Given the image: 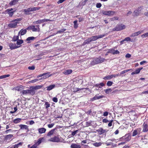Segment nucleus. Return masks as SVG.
<instances>
[{"label":"nucleus","instance_id":"49","mask_svg":"<svg viewBox=\"0 0 148 148\" xmlns=\"http://www.w3.org/2000/svg\"><path fill=\"white\" fill-rule=\"evenodd\" d=\"M35 92L34 90H29V93L32 95H33L35 94Z\"/></svg>","mask_w":148,"mask_h":148},{"label":"nucleus","instance_id":"47","mask_svg":"<svg viewBox=\"0 0 148 148\" xmlns=\"http://www.w3.org/2000/svg\"><path fill=\"white\" fill-rule=\"evenodd\" d=\"M66 30L65 29H62L57 32V33H61L63 32Z\"/></svg>","mask_w":148,"mask_h":148},{"label":"nucleus","instance_id":"57","mask_svg":"<svg viewBox=\"0 0 148 148\" xmlns=\"http://www.w3.org/2000/svg\"><path fill=\"white\" fill-rule=\"evenodd\" d=\"M113 121V120H111L109 121V122L108 124V125L109 127H110L112 125V123Z\"/></svg>","mask_w":148,"mask_h":148},{"label":"nucleus","instance_id":"63","mask_svg":"<svg viewBox=\"0 0 148 148\" xmlns=\"http://www.w3.org/2000/svg\"><path fill=\"white\" fill-rule=\"evenodd\" d=\"M29 148H38V147L35 145L34 144Z\"/></svg>","mask_w":148,"mask_h":148},{"label":"nucleus","instance_id":"55","mask_svg":"<svg viewBox=\"0 0 148 148\" xmlns=\"http://www.w3.org/2000/svg\"><path fill=\"white\" fill-rule=\"evenodd\" d=\"M101 6V5L100 3H98L96 4V7L97 8H100Z\"/></svg>","mask_w":148,"mask_h":148},{"label":"nucleus","instance_id":"19","mask_svg":"<svg viewBox=\"0 0 148 148\" xmlns=\"http://www.w3.org/2000/svg\"><path fill=\"white\" fill-rule=\"evenodd\" d=\"M131 136L129 135H127H127H125V136L123 137V138L127 142L129 141L131 139Z\"/></svg>","mask_w":148,"mask_h":148},{"label":"nucleus","instance_id":"61","mask_svg":"<svg viewBox=\"0 0 148 148\" xmlns=\"http://www.w3.org/2000/svg\"><path fill=\"white\" fill-rule=\"evenodd\" d=\"M103 122L104 123H107L109 122V121L107 119H103Z\"/></svg>","mask_w":148,"mask_h":148},{"label":"nucleus","instance_id":"59","mask_svg":"<svg viewBox=\"0 0 148 148\" xmlns=\"http://www.w3.org/2000/svg\"><path fill=\"white\" fill-rule=\"evenodd\" d=\"M28 69L31 70H34L35 69L34 66H29Z\"/></svg>","mask_w":148,"mask_h":148},{"label":"nucleus","instance_id":"13","mask_svg":"<svg viewBox=\"0 0 148 148\" xmlns=\"http://www.w3.org/2000/svg\"><path fill=\"white\" fill-rule=\"evenodd\" d=\"M46 130V129L43 127L39 128L38 129V131L39 133L40 134L45 133V132Z\"/></svg>","mask_w":148,"mask_h":148},{"label":"nucleus","instance_id":"45","mask_svg":"<svg viewBox=\"0 0 148 148\" xmlns=\"http://www.w3.org/2000/svg\"><path fill=\"white\" fill-rule=\"evenodd\" d=\"M49 72H47V73H43L42 74H40V75H38V76H37V77L38 78L40 77H42V76L47 74H49Z\"/></svg>","mask_w":148,"mask_h":148},{"label":"nucleus","instance_id":"10","mask_svg":"<svg viewBox=\"0 0 148 148\" xmlns=\"http://www.w3.org/2000/svg\"><path fill=\"white\" fill-rule=\"evenodd\" d=\"M13 10V9L12 8L7 9L6 10V12L10 16H12L13 14L14 13V11H12Z\"/></svg>","mask_w":148,"mask_h":148},{"label":"nucleus","instance_id":"36","mask_svg":"<svg viewBox=\"0 0 148 148\" xmlns=\"http://www.w3.org/2000/svg\"><path fill=\"white\" fill-rule=\"evenodd\" d=\"M13 136L12 134H9L7 135L5 137V139L7 140L10 139Z\"/></svg>","mask_w":148,"mask_h":148},{"label":"nucleus","instance_id":"64","mask_svg":"<svg viewBox=\"0 0 148 148\" xmlns=\"http://www.w3.org/2000/svg\"><path fill=\"white\" fill-rule=\"evenodd\" d=\"M108 112H105L103 113V115L105 116H108Z\"/></svg>","mask_w":148,"mask_h":148},{"label":"nucleus","instance_id":"25","mask_svg":"<svg viewBox=\"0 0 148 148\" xmlns=\"http://www.w3.org/2000/svg\"><path fill=\"white\" fill-rule=\"evenodd\" d=\"M104 97V96L103 95L99 96H97V95H96L95 97H93V99L94 100H96L97 99H100L103 98Z\"/></svg>","mask_w":148,"mask_h":148},{"label":"nucleus","instance_id":"11","mask_svg":"<svg viewBox=\"0 0 148 148\" xmlns=\"http://www.w3.org/2000/svg\"><path fill=\"white\" fill-rule=\"evenodd\" d=\"M44 140V137L40 138L35 143V145L37 147Z\"/></svg>","mask_w":148,"mask_h":148},{"label":"nucleus","instance_id":"53","mask_svg":"<svg viewBox=\"0 0 148 148\" xmlns=\"http://www.w3.org/2000/svg\"><path fill=\"white\" fill-rule=\"evenodd\" d=\"M54 124L53 123L48 124V127L49 128H51L54 126Z\"/></svg>","mask_w":148,"mask_h":148},{"label":"nucleus","instance_id":"17","mask_svg":"<svg viewBox=\"0 0 148 148\" xmlns=\"http://www.w3.org/2000/svg\"><path fill=\"white\" fill-rule=\"evenodd\" d=\"M56 86L55 84H52L51 85L49 86H47L46 87V88H47V90L48 91H50L53 89Z\"/></svg>","mask_w":148,"mask_h":148},{"label":"nucleus","instance_id":"3","mask_svg":"<svg viewBox=\"0 0 148 148\" xmlns=\"http://www.w3.org/2000/svg\"><path fill=\"white\" fill-rule=\"evenodd\" d=\"M41 8L40 7L30 8L27 9H24V12L25 14L28 15L29 14L28 12H33L38 10H40Z\"/></svg>","mask_w":148,"mask_h":148},{"label":"nucleus","instance_id":"37","mask_svg":"<svg viewBox=\"0 0 148 148\" xmlns=\"http://www.w3.org/2000/svg\"><path fill=\"white\" fill-rule=\"evenodd\" d=\"M93 145L95 147H98L101 145V143H93Z\"/></svg>","mask_w":148,"mask_h":148},{"label":"nucleus","instance_id":"21","mask_svg":"<svg viewBox=\"0 0 148 148\" xmlns=\"http://www.w3.org/2000/svg\"><path fill=\"white\" fill-rule=\"evenodd\" d=\"M19 0H13L10 2L9 4L11 5H14L16 4Z\"/></svg>","mask_w":148,"mask_h":148},{"label":"nucleus","instance_id":"6","mask_svg":"<svg viewBox=\"0 0 148 148\" xmlns=\"http://www.w3.org/2000/svg\"><path fill=\"white\" fill-rule=\"evenodd\" d=\"M60 139L58 136H55L48 140V141L54 142H59L60 141Z\"/></svg>","mask_w":148,"mask_h":148},{"label":"nucleus","instance_id":"56","mask_svg":"<svg viewBox=\"0 0 148 148\" xmlns=\"http://www.w3.org/2000/svg\"><path fill=\"white\" fill-rule=\"evenodd\" d=\"M52 100L54 102H58V99L56 97H54L53 98Z\"/></svg>","mask_w":148,"mask_h":148},{"label":"nucleus","instance_id":"15","mask_svg":"<svg viewBox=\"0 0 148 148\" xmlns=\"http://www.w3.org/2000/svg\"><path fill=\"white\" fill-rule=\"evenodd\" d=\"M19 126L20 127V129L21 130L25 129L28 130V126L24 125H20Z\"/></svg>","mask_w":148,"mask_h":148},{"label":"nucleus","instance_id":"5","mask_svg":"<svg viewBox=\"0 0 148 148\" xmlns=\"http://www.w3.org/2000/svg\"><path fill=\"white\" fill-rule=\"evenodd\" d=\"M105 35L102 34L98 36H94L90 38L91 41H95L98 39L101 38L105 36Z\"/></svg>","mask_w":148,"mask_h":148},{"label":"nucleus","instance_id":"28","mask_svg":"<svg viewBox=\"0 0 148 148\" xmlns=\"http://www.w3.org/2000/svg\"><path fill=\"white\" fill-rule=\"evenodd\" d=\"M48 74H47L43 76H44L43 77H42L41 79H39V80L45 79L47 78H48L51 75V74L49 75Z\"/></svg>","mask_w":148,"mask_h":148},{"label":"nucleus","instance_id":"2","mask_svg":"<svg viewBox=\"0 0 148 148\" xmlns=\"http://www.w3.org/2000/svg\"><path fill=\"white\" fill-rule=\"evenodd\" d=\"M106 60V59L104 58L99 57L98 58L94 60L91 62V64L92 65L102 63Z\"/></svg>","mask_w":148,"mask_h":148},{"label":"nucleus","instance_id":"16","mask_svg":"<svg viewBox=\"0 0 148 148\" xmlns=\"http://www.w3.org/2000/svg\"><path fill=\"white\" fill-rule=\"evenodd\" d=\"M143 132H146L148 131V128H147L148 125L144 123L143 125Z\"/></svg>","mask_w":148,"mask_h":148},{"label":"nucleus","instance_id":"32","mask_svg":"<svg viewBox=\"0 0 148 148\" xmlns=\"http://www.w3.org/2000/svg\"><path fill=\"white\" fill-rule=\"evenodd\" d=\"M131 70V69H127V70H124V71H122L120 73V76H121V75L122 74H123L129 71L130 70Z\"/></svg>","mask_w":148,"mask_h":148},{"label":"nucleus","instance_id":"58","mask_svg":"<svg viewBox=\"0 0 148 148\" xmlns=\"http://www.w3.org/2000/svg\"><path fill=\"white\" fill-rule=\"evenodd\" d=\"M77 131L78 130H76L75 131L73 132L72 133V135L73 136L75 135L77 133Z\"/></svg>","mask_w":148,"mask_h":148},{"label":"nucleus","instance_id":"50","mask_svg":"<svg viewBox=\"0 0 148 148\" xmlns=\"http://www.w3.org/2000/svg\"><path fill=\"white\" fill-rule=\"evenodd\" d=\"M35 24L41 23H42V20H38L35 22Z\"/></svg>","mask_w":148,"mask_h":148},{"label":"nucleus","instance_id":"40","mask_svg":"<svg viewBox=\"0 0 148 148\" xmlns=\"http://www.w3.org/2000/svg\"><path fill=\"white\" fill-rule=\"evenodd\" d=\"M18 35L17 36H14L13 38V40L14 41H17L18 40Z\"/></svg>","mask_w":148,"mask_h":148},{"label":"nucleus","instance_id":"1","mask_svg":"<svg viewBox=\"0 0 148 148\" xmlns=\"http://www.w3.org/2000/svg\"><path fill=\"white\" fill-rule=\"evenodd\" d=\"M21 19L20 18H18L11 21L8 24V26L11 28H15L16 27L17 24L19 23V22L21 21Z\"/></svg>","mask_w":148,"mask_h":148},{"label":"nucleus","instance_id":"46","mask_svg":"<svg viewBox=\"0 0 148 148\" xmlns=\"http://www.w3.org/2000/svg\"><path fill=\"white\" fill-rule=\"evenodd\" d=\"M112 84H113V82L110 81H108L107 82L106 84H107V85L108 86H110L112 85Z\"/></svg>","mask_w":148,"mask_h":148},{"label":"nucleus","instance_id":"39","mask_svg":"<svg viewBox=\"0 0 148 148\" xmlns=\"http://www.w3.org/2000/svg\"><path fill=\"white\" fill-rule=\"evenodd\" d=\"M77 23V20L73 22L74 23V27L75 28H77L78 27Z\"/></svg>","mask_w":148,"mask_h":148},{"label":"nucleus","instance_id":"27","mask_svg":"<svg viewBox=\"0 0 148 148\" xmlns=\"http://www.w3.org/2000/svg\"><path fill=\"white\" fill-rule=\"evenodd\" d=\"M72 71L71 70H67L64 71V73L66 75H68L70 74Z\"/></svg>","mask_w":148,"mask_h":148},{"label":"nucleus","instance_id":"20","mask_svg":"<svg viewBox=\"0 0 148 148\" xmlns=\"http://www.w3.org/2000/svg\"><path fill=\"white\" fill-rule=\"evenodd\" d=\"M27 32V30L26 29H22L20 30V31L19 32L18 34L19 35L20 34H21V35H23L25 34Z\"/></svg>","mask_w":148,"mask_h":148},{"label":"nucleus","instance_id":"23","mask_svg":"<svg viewBox=\"0 0 148 148\" xmlns=\"http://www.w3.org/2000/svg\"><path fill=\"white\" fill-rule=\"evenodd\" d=\"M113 77V75H109L105 77L103 79H110Z\"/></svg>","mask_w":148,"mask_h":148},{"label":"nucleus","instance_id":"62","mask_svg":"<svg viewBox=\"0 0 148 148\" xmlns=\"http://www.w3.org/2000/svg\"><path fill=\"white\" fill-rule=\"evenodd\" d=\"M131 55L129 53L125 55V57L126 58H130L131 57Z\"/></svg>","mask_w":148,"mask_h":148},{"label":"nucleus","instance_id":"30","mask_svg":"<svg viewBox=\"0 0 148 148\" xmlns=\"http://www.w3.org/2000/svg\"><path fill=\"white\" fill-rule=\"evenodd\" d=\"M21 120V119L20 118H17L16 119H15L14 120V122L15 123H17L19 122H20Z\"/></svg>","mask_w":148,"mask_h":148},{"label":"nucleus","instance_id":"14","mask_svg":"<svg viewBox=\"0 0 148 148\" xmlns=\"http://www.w3.org/2000/svg\"><path fill=\"white\" fill-rule=\"evenodd\" d=\"M97 131L100 135L106 132V130L102 128H100Z\"/></svg>","mask_w":148,"mask_h":148},{"label":"nucleus","instance_id":"51","mask_svg":"<svg viewBox=\"0 0 148 148\" xmlns=\"http://www.w3.org/2000/svg\"><path fill=\"white\" fill-rule=\"evenodd\" d=\"M137 131L136 130H135L133 132L132 136H133L136 135L137 134Z\"/></svg>","mask_w":148,"mask_h":148},{"label":"nucleus","instance_id":"34","mask_svg":"<svg viewBox=\"0 0 148 148\" xmlns=\"http://www.w3.org/2000/svg\"><path fill=\"white\" fill-rule=\"evenodd\" d=\"M140 71H139L138 69H137L135 71L132 72V73L131 74L132 75L135 74H138L139 73H140Z\"/></svg>","mask_w":148,"mask_h":148},{"label":"nucleus","instance_id":"42","mask_svg":"<svg viewBox=\"0 0 148 148\" xmlns=\"http://www.w3.org/2000/svg\"><path fill=\"white\" fill-rule=\"evenodd\" d=\"M41 87L42 86H37L34 87L33 88V89L34 90H37L40 89Z\"/></svg>","mask_w":148,"mask_h":148},{"label":"nucleus","instance_id":"33","mask_svg":"<svg viewBox=\"0 0 148 148\" xmlns=\"http://www.w3.org/2000/svg\"><path fill=\"white\" fill-rule=\"evenodd\" d=\"M91 42H92L90 38L85 40L84 42L83 43V44H88Z\"/></svg>","mask_w":148,"mask_h":148},{"label":"nucleus","instance_id":"29","mask_svg":"<svg viewBox=\"0 0 148 148\" xmlns=\"http://www.w3.org/2000/svg\"><path fill=\"white\" fill-rule=\"evenodd\" d=\"M111 53L114 54H119V51L117 50H112Z\"/></svg>","mask_w":148,"mask_h":148},{"label":"nucleus","instance_id":"52","mask_svg":"<svg viewBox=\"0 0 148 148\" xmlns=\"http://www.w3.org/2000/svg\"><path fill=\"white\" fill-rule=\"evenodd\" d=\"M131 39L129 37H126L124 39L125 41H130Z\"/></svg>","mask_w":148,"mask_h":148},{"label":"nucleus","instance_id":"54","mask_svg":"<svg viewBox=\"0 0 148 148\" xmlns=\"http://www.w3.org/2000/svg\"><path fill=\"white\" fill-rule=\"evenodd\" d=\"M34 25H32L29 27H28L27 29H32L33 30V28H34Z\"/></svg>","mask_w":148,"mask_h":148},{"label":"nucleus","instance_id":"44","mask_svg":"<svg viewBox=\"0 0 148 148\" xmlns=\"http://www.w3.org/2000/svg\"><path fill=\"white\" fill-rule=\"evenodd\" d=\"M39 80H40L39 79H35L29 82V83H34L38 81Z\"/></svg>","mask_w":148,"mask_h":148},{"label":"nucleus","instance_id":"60","mask_svg":"<svg viewBox=\"0 0 148 148\" xmlns=\"http://www.w3.org/2000/svg\"><path fill=\"white\" fill-rule=\"evenodd\" d=\"M65 1V0H59L58 1L57 3L58 4H60L63 3Z\"/></svg>","mask_w":148,"mask_h":148},{"label":"nucleus","instance_id":"8","mask_svg":"<svg viewBox=\"0 0 148 148\" xmlns=\"http://www.w3.org/2000/svg\"><path fill=\"white\" fill-rule=\"evenodd\" d=\"M9 47L11 49H16L20 47V46H17L15 44H13L12 43H10L9 44Z\"/></svg>","mask_w":148,"mask_h":148},{"label":"nucleus","instance_id":"48","mask_svg":"<svg viewBox=\"0 0 148 148\" xmlns=\"http://www.w3.org/2000/svg\"><path fill=\"white\" fill-rule=\"evenodd\" d=\"M45 106L46 108H47L50 107V104L47 102H45Z\"/></svg>","mask_w":148,"mask_h":148},{"label":"nucleus","instance_id":"7","mask_svg":"<svg viewBox=\"0 0 148 148\" xmlns=\"http://www.w3.org/2000/svg\"><path fill=\"white\" fill-rule=\"evenodd\" d=\"M102 13L103 14L110 16L113 15L115 13V12L111 11H103Z\"/></svg>","mask_w":148,"mask_h":148},{"label":"nucleus","instance_id":"22","mask_svg":"<svg viewBox=\"0 0 148 148\" xmlns=\"http://www.w3.org/2000/svg\"><path fill=\"white\" fill-rule=\"evenodd\" d=\"M36 27H37V28H35V27L34 26V28H33L32 31L33 32H39L40 31V29L39 27V25H36Z\"/></svg>","mask_w":148,"mask_h":148},{"label":"nucleus","instance_id":"41","mask_svg":"<svg viewBox=\"0 0 148 148\" xmlns=\"http://www.w3.org/2000/svg\"><path fill=\"white\" fill-rule=\"evenodd\" d=\"M22 93L23 94V95L29 94V90H23L22 91Z\"/></svg>","mask_w":148,"mask_h":148},{"label":"nucleus","instance_id":"35","mask_svg":"<svg viewBox=\"0 0 148 148\" xmlns=\"http://www.w3.org/2000/svg\"><path fill=\"white\" fill-rule=\"evenodd\" d=\"M141 37L142 38H144L148 37V32L147 33H145V34H142L141 35Z\"/></svg>","mask_w":148,"mask_h":148},{"label":"nucleus","instance_id":"18","mask_svg":"<svg viewBox=\"0 0 148 148\" xmlns=\"http://www.w3.org/2000/svg\"><path fill=\"white\" fill-rule=\"evenodd\" d=\"M71 148H80L81 146L79 145L73 143L71 144Z\"/></svg>","mask_w":148,"mask_h":148},{"label":"nucleus","instance_id":"9","mask_svg":"<svg viewBox=\"0 0 148 148\" xmlns=\"http://www.w3.org/2000/svg\"><path fill=\"white\" fill-rule=\"evenodd\" d=\"M141 8H138L137 9L135 10L133 12L134 15V16H136L139 15V14L141 12Z\"/></svg>","mask_w":148,"mask_h":148},{"label":"nucleus","instance_id":"31","mask_svg":"<svg viewBox=\"0 0 148 148\" xmlns=\"http://www.w3.org/2000/svg\"><path fill=\"white\" fill-rule=\"evenodd\" d=\"M104 86V84L103 83H101L100 84H97L95 85V86L98 87L99 88H101Z\"/></svg>","mask_w":148,"mask_h":148},{"label":"nucleus","instance_id":"43","mask_svg":"<svg viewBox=\"0 0 148 148\" xmlns=\"http://www.w3.org/2000/svg\"><path fill=\"white\" fill-rule=\"evenodd\" d=\"M35 38L34 37H28L26 39L27 41L33 40L35 39Z\"/></svg>","mask_w":148,"mask_h":148},{"label":"nucleus","instance_id":"4","mask_svg":"<svg viewBox=\"0 0 148 148\" xmlns=\"http://www.w3.org/2000/svg\"><path fill=\"white\" fill-rule=\"evenodd\" d=\"M125 26L123 24L118 25L113 28V30L119 31L125 29Z\"/></svg>","mask_w":148,"mask_h":148},{"label":"nucleus","instance_id":"12","mask_svg":"<svg viewBox=\"0 0 148 148\" xmlns=\"http://www.w3.org/2000/svg\"><path fill=\"white\" fill-rule=\"evenodd\" d=\"M142 32V31H139L135 33H133L130 36L131 37H134L135 36H137L139 34H141Z\"/></svg>","mask_w":148,"mask_h":148},{"label":"nucleus","instance_id":"26","mask_svg":"<svg viewBox=\"0 0 148 148\" xmlns=\"http://www.w3.org/2000/svg\"><path fill=\"white\" fill-rule=\"evenodd\" d=\"M55 129H52L47 134V136H51L53 135Z\"/></svg>","mask_w":148,"mask_h":148},{"label":"nucleus","instance_id":"24","mask_svg":"<svg viewBox=\"0 0 148 148\" xmlns=\"http://www.w3.org/2000/svg\"><path fill=\"white\" fill-rule=\"evenodd\" d=\"M23 42V40H18L16 41L17 46H21L20 45Z\"/></svg>","mask_w":148,"mask_h":148},{"label":"nucleus","instance_id":"38","mask_svg":"<svg viewBox=\"0 0 148 148\" xmlns=\"http://www.w3.org/2000/svg\"><path fill=\"white\" fill-rule=\"evenodd\" d=\"M104 91L106 93L108 94L111 92L112 91V90L111 88H108L104 90Z\"/></svg>","mask_w":148,"mask_h":148}]
</instances>
